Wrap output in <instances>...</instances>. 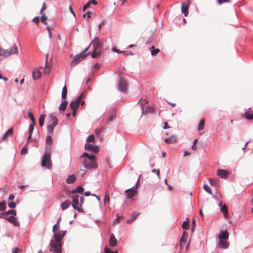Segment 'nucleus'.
<instances>
[{
  "mask_svg": "<svg viewBox=\"0 0 253 253\" xmlns=\"http://www.w3.org/2000/svg\"><path fill=\"white\" fill-rule=\"evenodd\" d=\"M97 49H94V51L91 54V56L92 58H95L96 57L98 53H97Z\"/></svg>",
  "mask_w": 253,
  "mask_h": 253,
  "instance_id": "6e6d98bb",
  "label": "nucleus"
},
{
  "mask_svg": "<svg viewBox=\"0 0 253 253\" xmlns=\"http://www.w3.org/2000/svg\"><path fill=\"white\" fill-rule=\"evenodd\" d=\"M190 4V1L188 2V5H185L183 2L181 3V11L185 16H187L188 14V7Z\"/></svg>",
  "mask_w": 253,
  "mask_h": 253,
  "instance_id": "4468645a",
  "label": "nucleus"
},
{
  "mask_svg": "<svg viewBox=\"0 0 253 253\" xmlns=\"http://www.w3.org/2000/svg\"><path fill=\"white\" fill-rule=\"evenodd\" d=\"M84 93H82L81 95L76 99V100L71 102L70 107L72 109H78L79 104L81 103V105L83 106L84 104V101H82V99L84 97Z\"/></svg>",
  "mask_w": 253,
  "mask_h": 253,
  "instance_id": "39448f33",
  "label": "nucleus"
},
{
  "mask_svg": "<svg viewBox=\"0 0 253 253\" xmlns=\"http://www.w3.org/2000/svg\"><path fill=\"white\" fill-rule=\"evenodd\" d=\"M53 233L54 240H52L50 242V251L52 252L53 253H61V244L60 242L65 236L66 231L60 230L56 232L55 231Z\"/></svg>",
  "mask_w": 253,
  "mask_h": 253,
  "instance_id": "f257e3e1",
  "label": "nucleus"
},
{
  "mask_svg": "<svg viewBox=\"0 0 253 253\" xmlns=\"http://www.w3.org/2000/svg\"><path fill=\"white\" fill-rule=\"evenodd\" d=\"M140 214V212H133L132 214V216H131V219H132V220H133L134 221L136 217Z\"/></svg>",
  "mask_w": 253,
  "mask_h": 253,
  "instance_id": "37998d69",
  "label": "nucleus"
},
{
  "mask_svg": "<svg viewBox=\"0 0 253 253\" xmlns=\"http://www.w3.org/2000/svg\"><path fill=\"white\" fill-rule=\"evenodd\" d=\"M19 249L17 248H15L12 251V253H18Z\"/></svg>",
  "mask_w": 253,
  "mask_h": 253,
  "instance_id": "774afa93",
  "label": "nucleus"
},
{
  "mask_svg": "<svg viewBox=\"0 0 253 253\" xmlns=\"http://www.w3.org/2000/svg\"><path fill=\"white\" fill-rule=\"evenodd\" d=\"M229 246V244L227 242L223 240H220L219 242L218 247L220 248L226 249Z\"/></svg>",
  "mask_w": 253,
  "mask_h": 253,
  "instance_id": "aec40b11",
  "label": "nucleus"
},
{
  "mask_svg": "<svg viewBox=\"0 0 253 253\" xmlns=\"http://www.w3.org/2000/svg\"><path fill=\"white\" fill-rule=\"evenodd\" d=\"M71 203L68 200L65 201L64 202L62 203L61 205V208L63 211L65 210L70 206Z\"/></svg>",
  "mask_w": 253,
  "mask_h": 253,
  "instance_id": "b1692460",
  "label": "nucleus"
},
{
  "mask_svg": "<svg viewBox=\"0 0 253 253\" xmlns=\"http://www.w3.org/2000/svg\"><path fill=\"white\" fill-rule=\"evenodd\" d=\"M112 50L114 52H116L118 53H126L125 51H121L115 47L113 48Z\"/></svg>",
  "mask_w": 253,
  "mask_h": 253,
  "instance_id": "4d7b16f0",
  "label": "nucleus"
},
{
  "mask_svg": "<svg viewBox=\"0 0 253 253\" xmlns=\"http://www.w3.org/2000/svg\"><path fill=\"white\" fill-rule=\"evenodd\" d=\"M67 87L66 85H65L62 88V98L63 99H65L67 97Z\"/></svg>",
  "mask_w": 253,
  "mask_h": 253,
  "instance_id": "c85d7f7f",
  "label": "nucleus"
},
{
  "mask_svg": "<svg viewBox=\"0 0 253 253\" xmlns=\"http://www.w3.org/2000/svg\"><path fill=\"white\" fill-rule=\"evenodd\" d=\"M47 19V17L45 15V14H43L41 18V21L42 23L44 24L45 25H47V23L46 22V20Z\"/></svg>",
  "mask_w": 253,
  "mask_h": 253,
  "instance_id": "4c0bfd02",
  "label": "nucleus"
},
{
  "mask_svg": "<svg viewBox=\"0 0 253 253\" xmlns=\"http://www.w3.org/2000/svg\"><path fill=\"white\" fill-rule=\"evenodd\" d=\"M243 117L248 120H253V110H252L250 108L249 111L246 112L243 115Z\"/></svg>",
  "mask_w": 253,
  "mask_h": 253,
  "instance_id": "f8f14e48",
  "label": "nucleus"
},
{
  "mask_svg": "<svg viewBox=\"0 0 253 253\" xmlns=\"http://www.w3.org/2000/svg\"><path fill=\"white\" fill-rule=\"evenodd\" d=\"M6 208V205L5 202L0 203V211H4Z\"/></svg>",
  "mask_w": 253,
  "mask_h": 253,
  "instance_id": "49530a36",
  "label": "nucleus"
},
{
  "mask_svg": "<svg viewBox=\"0 0 253 253\" xmlns=\"http://www.w3.org/2000/svg\"><path fill=\"white\" fill-rule=\"evenodd\" d=\"M13 132V129L12 128H9L3 135L2 140H6L8 136L12 135Z\"/></svg>",
  "mask_w": 253,
  "mask_h": 253,
  "instance_id": "5701e85b",
  "label": "nucleus"
},
{
  "mask_svg": "<svg viewBox=\"0 0 253 253\" xmlns=\"http://www.w3.org/2000/svg\"><path fill=\"white\" fill-rule=\"evenodd\" d=\"M18 49L16 44L13 45L10 49H5L0 47V56L8 57L13 54L18 53Z\"/></svg>",
  "mask_w": 253,
  "mask_h": 253,
  "instance_id": "7ed1b4c3",
  "label": "nucleus"
},
{
  "mask_svg": "<svg viewBox=\"0 0 253 253\" xmlns=\"http://www.w3.org/2000/svg\"><path fill=\"white\" fill-rule=\"evenodd\" d=\"M70 196L72 197V207L79 212H83V210L82 209V205L79 204V196L78 195H73L70 194Z\"/></svg>",
  "mask_w": 253,
  "mask_h": 253,
  "instance_id": "423d86ee",
  "label": "nucleus"
},
{
  "mask_svg": "<svg viewBox=\"0 0 253 253\" xmlns=\"http://www.w3.org/2000/svg\"><path fill=\"white\" fill-rule=\"evenodd\" d=\"M189 219H187V221H185L184 222H183V223L182 224V228L184 229L188 230L189 229Z\"/></svg>",
  "mask_w": 253,
  "mask_h": 253,
  "instance_id": "f704fd0d",
  "label": "nucleus"
},
{
  "mask_svg": "<svg viewBox=\"0 0 253 253\" xmlns=\"http://www.w3.org/2000/svg\"><path fill=\"white\" fill-rule=\"evenodd\" d=\"M84 188L81 186H79L77 187V189L76 190H74L73 191L71 194H73V195H77L76 193H82L84 191Z\"/></svg>",
  "mask_w": 253,
  "mask_h": 253,
  "instance_id": "393cba45",
  "label": "nucleus"
},
{
  "mask_svg": "<svg viewBox=\"0 0 253 253\" xmlns=\"http://www.w3.org/2000/svg\"><path fill=\"white\" fill-rule=\"evenodd\" d=\"M41 72L37 69H35L32 72V77L34 80H38L41 78Z\"/></svg>",
  "mask_w": 253,
  "mask_h": 253,
  "instance_id": "dca6fc26",
  "label": "nucleus"
},
{
  "mask_svg": "<svg viewBox=\"0 0 253 253\" xmlns=\"http://www.w3.org/2000/svg\"><path fill=\"white\" fill-rule=\"evenodd\" d=\"M51 135L49 134L48 135L46 138L45 142H46V147L45 148L49 147L51 149V146L52 144V138L51 137Z\"/></svg>",
  "mask_w": 253,
  "mask_h": 253,
  "instance_id": "a211bd4d",
  "label": "nucleus"
},
{
  "mask_svg": "<svg viewBox=\"0 0 253 253\" xmlns=\"http://www.w3.org/2000/svg\"><path fill=\"white\" fill-rule=\"evenodd\" d=\"M221 211L224 214V216H226L228 213V209L226 206L224 205L221 207L220 208Z\"/></svg>",
  "mask_w": 253,
  "mask_h": 253,
  "instance_id": "72a5a7b5",
  "label": "nucleus"
},
{
  "mask_svg": "<svg viewBox=\"0 0 253 253\" xmlns=\"http://www.w3.org/2000/svg\"><path fill=\"white\" fill-rule=\"evenodd\" d=\"M150 50H151V54L153 56L158 53L160 51V49L158 48H155L154 46H152L150 48Z\"/></svg>",
  "mask_w": 253,
  "mask_h": 253,
  "instance_id": "c756f323",
  "label": "nucleus"
},
{
  "mask_svg": "<svg viewBox=\"0 0 253 253\" xmlns=\"http://www.w3.org/2000/svg\"><path fill=\"white\" fill-rule=\"evenodd\" d=\"M90 6V4H89V2H87V3H86L84 6H83V11H85L87 8H88Z\"/></svg>",
  "mask_w": 253,
  "mask_h": 253,
  "instance_id": "bf43d9fd",
  "label": "nucleus"
},
{
  "mask_svg": "<svg viewBox=\"0 0 253 253\" xmlns=\"http://www.w3.org/2000/svg\"><path fill=\"white\" fill-rule=\"evenodd\" d=\"M28 152V150L27 149V148L24 147L22 148V149L21 150V154H27Z\"/></svg>",
  "mask_w": 253,
  "mask_h": 253,
  "instance_id": "052dcab7",
  "label": "nucleus"
},
{
  "mask_svg": "<svg viewBox=\"0 0 253 253\" xmlns=\"http://www.w3.org/2000/svg\"><path fill=\"white\" fill-rule=\"evenodd\" d=\"M83 165L86 169H96L95 157H91L90 159H86L83 162Z\"/></svg>",
  "mask_w": 253,
  "mask_h": 253,
  "instance_id": "0eeeda50",
  "label": "nucleus"
},
{
  "mask_svg": "<svg viewBox=\"0 0 253 253\" xmlns=\"http://www.w3.org/2000/svg\"><path fill=\"white\" fill-rule=\"evenodd\" d=\"M94 49H98L101 47V42L98 38H95V39L92 42Z\"/></svg>",
  "mask_w": 253,
  "mask_h": 253,
  "instance_id": "f3484780",
  "label": "nucleus"
},
{
  "mask_svg": "<svg viewBox=\"0 0 253 253\" xmlns=\"http://www.w3.org/2000/svg\"><path fill=\"white\" fill-rule=\"evenodd\" d=\"M91 12L90 11H87L85 14L83 15L84 17H85L86 16L87 18H90L91 17Z\"/></svg>",
  "mask_w": 253,
  "mask_h": 253,
  "instance_id": "603ef678",
  "label": "nucleus"
},
{
  "mask_svg": "<svg viewBox=\"0 0 253 253\" xmlns=\"http://www.w3.org/2000/svg\"><path fill=\"white\" fill-rule=\"evenodd\" d=\"M95 133L96 135H99L101 132V129L100 128H97L95 131Z\"/></svg>",
  "mask_w": 253,
  "mask_h": 253,
  "instance_id": "e2e57ef3",
  "label": "nucleus"
},
{
  "mask_svg": "<svg viewBox=\"0 0 253 253\" xmlns=\"http://www.w3.org/2000/svg\"><path fill=\"white\" fill-rule=\"evenodd\" d=\"M165 141L168 144L173 143L176 141V137L175 136H171L169 138L165 139Z\"/></svg>",
  "mask_w": 253,
  "mask_h": 253,
  "instance_id": "4be33fe9",
  "label": "nucleus"
},
{
  "mask_svg": "<svg viewBox=\"0 0 253 253\" xmlns=\"http://www.w3.org/2000/svg\"><path fill=\"white\" fill-rule=\"evenodd\" d=\"M186 241V237L182 236L180 240V243H179V246H180V248L181 250L182 249L183 245L185 244Z\"/></svg>",
  "mask_w": 253,
  "mask_h": 253,
  "instance_id": "2f4dec72",
  "label": "nucleus"
},
{
  "mask_svg": "<svg viewBox=\"0 0 253 253\" xmlns=\"http://www.w3.org/2000/svg\"><path fill=\"white\" fill-rule=\"evenodd\" d=\"M105 253H118L117 251L115 252H112L111 251L108 247H106L104 249Z\"/></svg>",
  "mask_w": 253,
  "mask_h": 253,
  "instance_id": "3c124183",
  "label": "nucleus"
},
{
  "mask_svg": "<svg viewBox=\"0 0 253 253\" xmlns=\"http://www.w3.org/2000/svg\"><path fill=\"white\" fill-rule=\"evenodd\" d=\"M209 182L212 186H217V180L216 179L209 178Z\"/></svg>",
  "mask_w": 253,
  "mask_h": 253,
  "instance_id": "e433bc0d",
  "label": "nucleus"
},
{
  "mask_svg": "<svg viewBox=\"0 0 253 253\" xmlns=\"http://www.w3.org/2000/svg\"><path fill=\"white\" fill-rule=\"evenodd\" d=\"M125 193L126 195V198L131 199L134 196L135 189L133 188L127 189L126 190Z\"/></svg>",
  "mask_w": 253,
  "mask_h": 253,
  "instance_id": "ddd939ff",
  "label": "nucleus"
},
{
  "mask_svg": "<svg viewBox=\"0 0 253 253\" xmlns=\"http://www.w3.org/2000/svg\"><path fill=\"white\" fill-rule=\"evenodd\" d=\"M60 228V224L58 223H56L55 225H53L52 228V231L53 232H55V231H58L59 229Z\"/></svg>",
  "mask_w": 253,
  "mask_h": 253,
  "instance_id": "a19ab883",
  "label": "nucleus"
},
{
  "mask_svg": "<svg viewBox=\"0 0 253 253\" xmlns=\"http://www.w3.org/2000/svg\"><path fill=\"white\" fill-rule=\"evenodd\" d=\"M89 2L90 5L92 3L94 5H96L97 4V2L95 0H91L88 1Z\"/></svg>",
  "mask_w": 253,
  "mask_h": 253,
  "instance_id": "338daca9",
  "label": "nucleus"
},
{
  "mask_svg": "<svg viewBox=\"0 0 253 253\" xmlns=\"http://www.w3.org/2000/svg\"><path fill=\"white\" fill-rule=\"evenodd\" d=\"M47 59L46 60V65L44 69L43 74H48L50 72L49 69L47 67Z\"/></svg>",
  "mask_w": 253,
  "mask_h": 253,
  "instance_id": "79ce46f5",
  "label": "nucleus"
},
{
  "mask_svg": "<svg viewBox=\"0 0 253 253\" xmlns=\"http://www.w3.org/2000/svg\"><path fill=\"white\" fill-rule=\"evenodd\" d=\"M28 116L29 117V118L31 119L32 122V123H33L34 124H36V121H35V119L34 117V116H33V114L32 113V112L31 111H29V113H28Z\"/></svg>",
  "mask_w": 253,
  "mask_h": 253,
  "instance_id": "ea45409f",
  "label": "nucleus"
},
{
  "mask_svg": "<svg viewBox=\"0 0 253 253\" xmlns=\"http://www.w3.org/2000/svg\"><path fill=\"white\" fill-rule=\"evenodd\" d=\"M104 201L105 203H106L107 202H109L110 201L109 197L106 195Z\"/></svg>",
  "mask_w": 253,
  "mask_h": 253,
  "instance_id": "0e129e2a",
  "label": "nucleus"
},
{
  "mask_svg": "<svg viewBox=\"0 0 253 253\" xmlns=\"http://www.w3.org/2000/svg\"><path fill=\"white\" fill-rule=\"evenodd\" d=\"M84 148L87 151L91 150L95 153H97L99 150L98 147L89 143H86L85 144Z\"/></svg>",
  "mask_w": 253,
  "mask_h": 253,
  "instance_id": "9d476101",
  "label": "nucleus"
},
{
  "mask_svg": "<svg viewBox=\"0 0 253 253\" xmlns=\"http://www.w3.org/2000/svg\"><path fill=\"white\" fill-rule=\"evenodd\" d=\"M230 0H217V3L219 4H221L223 2H229Z\"/></svg>",
  "mask_w": 253,
  "mask_h": 253,
  "instance_id": "13d9d810",
  "label": "nucleus"
},
{
  "mask_svg": "<svg viewBox=\"0 0 253 253\" xmlns=\"http://www.w3.org/2000/svg\"><path fill=\"white\" fill-rule=\"evenodd\" d=\"M229 234L227 231H222L219 235V239L220 240H226L228 238Z\"/></svg>",
  "mask_w": 253,
  "mask_h": 253,
  "instance_id": "6ab92c4d",
  "label": "nucleus"
},
{
  "mask_svg": "<svg viewBox=\"0 0 253 253\" xmlns=\"http://www.w3.org/2000/svg\"><path fill=\"white\" fill-rule=\"evenodd\" d=\"M51 151V149L49 147L46 148L42 160V167L48 169H51L52 167V162L50 158Z\"/></svg>",
  "mask_w": 253,
  "mask_h": 253,
  "instance_id": "f03ea898",
  "label": "nucleus"
},
{
  "mask_svg": "<svg viewBox=\"0 0 253 253\" xmlns=\"http://www.w3.org/2000/svg\"><path fill=\"white\" fill-rule=\"evenodd\" d=\"M227 174V171L223 169H218L217 175L222 178H226Z\"/></svg>",
  "mask_w": 253,
  "mask_h": 253,
  "instance_id": "412c9836",
  "label": "nucleus"
},
{
  "mask_svg": "<svg viewBox=\"0 0 253 253\" xmlns=\"http://www.w3.org/2000/svg\"><path fill=\"white\" fill-rule=\"evenodd\" d=\"M14 216L15 215L8 216L5 217V218L9 222L12 223L14 226H17L19 225V223L17 218Z\"/></svg>",
  "mask_w": 253,
  "mask_h": 253,
  "instance_id": "9b49d317",
  "label": "nucleus"
},
{
  "mask_svg": "<svg viewBox=\"0 0 253 253\" xmlns=\"http://www.w3.org/2000/svg\"><path fill=\"white\" fill-rule=\"evenodd\" d=\"M76 180V177L74 175H71L68 176L66 180V182L68 183H73Z\"/></svg>",
  "mask_w": 253,
  "mask_h": 253,
  "instance_id": "cd10ccee",
  "label": "nucleus"
},
{
  "mask_svg": "<svg viewBox=\"0 0 253 253\" xmlns=\"http://www.w3.org/2000/svg\"><path fill=\"white\" fill-rule=\"evenodd\" d=\"M127 86L126 81L125 80L121 79L118 85L119 89L122 92H126L127 90Z\"/></svg>",
  "mask_w": 253,
  "mask_h": 253,
  "instance_id": "1a4fd4ad",
  "label": "nucleus"
},
{
  "mask_svg": "<svg viewBox=\"0 0 253 253\" xmlns=\"http://www.w3.org/2000/svg\"><path fill=\"white\" fill-rule=\"evenodd\" d=\"M8 207L10 208H14L16 206V204L15 203L13 202H10L9 201L8 202Z\"/></svg>",
  "mask_w": 253,
  "mask_h": 253,
  "instance_id": "864d4df0",
  "label": "nucleus"
},
{
  "mask_svg": "<svg viewBox=\"0 0 253 253\" xmlns=\"http://www.w3.org/2000/svg\"><path fill=\"white\" fill-rule=\"evenodd\" d=\"M32 22H35L37 25H38L40 22V18L39 17H35L32 20Z\"/></svg>",
  "mask_w": 253,
  "mask_h": 253,
  "instance_id": "8fccbe9b",
  "label": "nucleus"
},
{
  "mask_svg": "<svg viewBox=\"0 0 253 253\" xmlns=\"http://www.w3.org/2000/svg\"><path fill=\"white\" fill-rule=\"evenodd\" d=\"M14 199V196L13 194H10L8 198L9 201H12Z\"/></svg>",
  "mask_w": 253,
  "mask_h": 253,
  "instance_id": "69168bd1",
  "label": "nucleus"
},
{
  "mask_svg": "<svg viewBox=\"0 0 253 253\" xmlns=\"http://www.w3.org/2000/svg\"><path fill=\"white\" fill-rule=\"evenodd\" d=\"M45 117V114H42L40 115L39 118L40 126H42L43 125Z\"/></svg>",
  "mask_w": 253,
  "mask_h": 253,
  "instance_id": "bb28decb",
  "label": "nucleus"
},
{
  "mask_svg": "<svg viewBox=\"0 0 253 253\" xmlns=\"http://www.w3.org/2000/svg\"><path fill=\"white\" fill-rule=\"evenodd\" d=\"M87 54H84V53H81L77 55L74 59L71 62V66H75L79 63L81 61L83 60L86 56Z\"/></svg>",
  "mask_w": 253,
  "mask_h": 253,
  "instance_id": "6e6552de",
  "label": "nucleus"
},
{
  "mask_svg": "<svg viewBox=\"0 0 253 253\" xmlns=\"http://www.w3.org/2000/svg\"><path fill=\"white\" fill-rule=\"evenodd\" d=\"M35 125V124H34L33 123H32V124H31L30 125V126H29V133H30L31 135L32 134V133H33V130H34V126Z\"/></svg>",
  "mask_w": 253,
  "mask_h": 253,
  "instance_id": "de8ad7c7",
  "label": "nucleus"
},
{
  "mask_svg": "<svg viewBox=\"0 0 253 253\" xmlns=\"http://www.w3.org/2000/svg\"><path fill=\"white\" fill-rule=\"evenodd\" d=\"M50 120L49 122V124L47 126V131L48 133L50 135L53 134V129L55 126L58 124V119L56 117L52 114L49 116Z\"/></svg>",
  "mask_w": 253,
  "mask_h": 253,
  "instance_id": "20e7f679",
  "label": "nucleus"
},
{
  "mask_svg": "<svg viewBox=\"0 0 253 253\" xmlns=\"http://www.w3.org/2000/svg\"><path fill=\"white\" fill-rule=\"evenodd\" d=\"M115 117H116L115 114L114 113H112L108 116V118L107 119V122H111V121L114 120L115 119Z\"/></svg>",
  "mask_w": 253,
  "mask_h": 253,
  "instance_id": "c9c22d12",
  "label": "nucleus"
},
{
  "mask_svg": "<svg viewBox=\"0 0 253 253\" xmlns=\"http://www.w3.org/2000/svg\"><path fill=\"white\" fill-rule=\"evenodd\" d=\"M94 135L92 134V135H90V136H89L88 137V138L86 139V141L87 142H93L94 141Z\"/></svg>",
  "mask_w": 253,
  "mask_h": 253,
  "instance_id": "c03bdc74",
  "label": "nucleus"
},
{
  "mask_svg": "<svg viewBox=\"0 0 253 253\" xmlns=\"http://www.w3.org/2000/svg\"><path fill=\"white\" fill-rule=\"evenodd\" d=\"M152 172L155 173L159 179H160V171L159 169H153L152 170Z\"/></svg>",
  "mask_w": 253,
  "mask_h": 253,
  "instance_id": "a18cd8bd",
  "label": "nucleus"
},
{
  "mask_svg": "<svg viewBox=\"0 0 253 253\" xmlns=\"http://www.w3.org/2000/svg\"><path fill=\"white\" fill-rule=\"evenodd\" d=\"M204 189L208 193H209L210 194L212 195V191L211 190V189L210 188V187L208 185H207L206 184H205L204 185Z\"/></svg>",
  "mask_w": 253,
  "mask_h": 253,
  "instance_id": "58836bf2",
  "label": "nucleus"
},
{
  "mask_svg": "<svg viewBox=\"0 0 253 253\" xmlns=\"http://www.w3.org/2000/svg\"><path fill=\"white\" fill-rule=\"evenodd\" d=\"M205 124V120L204 118L202 119L199 124L198 130L199 131L201 130L204 129V126Z\"/></svg>",
  "mask_w": 253,
  "mask_h": 253,
  "instance_id": "a878e982",
  "label": "nucleus"
},
{
  "mask_svg": "<svg viewBox=\"0 0 253 253\" xmlns=\"http://www.w3.org/2000/svg\"><path fill=\"white\" fill-rule=\"evenodd\" d=\"M45 9H46V4H45V2H44V3L42 4V8H41V10H40V14H42V13H43V11H44V10H45Z\"/></svg>",
  "mask_w": 253,
  "mask_h": 253,
  "instance_id": "5fc2aeb1",
  "label": "nucleus"
},
{
  "mask_svg": "<svg viewBox=\"0 0 253 253\" xmlns=\"http://www.w3.org/2000/svg\"><path fill=\"white\" fill-rule=\"evenodd\" d=\"M67 104H68V101H64L59 106V110H62V111H64L66 107H67Z\"/></svg>",
  "mask_w": 253,
  "mask_h": 253,
  "instance_id": "473e14b6",
  "label": "nucleus"
},
{
  "mask_svg": "<svg viewBox=\"0 0 253 253\" xmlns=\"http://www.w3.org/2000/svg\"><path fill=\"white\" fill-rule=\"evenodd\" d=\"M86 157L87 158V159H90V158H91V157H94V156L89 155L87 153L85 152L84 153L83 156H81V157Z\"/></svg>",
  "mask_w": 253,
  "mask_h": 253,
  "instance_id": "09e8293b",
  "label": "nucleus"
},
{
  "mask_svg": "<svg viewBox=\"0 0 253 253\" xmlns=\"http://www.w3.org/2000/svg\"><path fill=\"white\" fill-rule=\"evenodd\" d=\"M16 212L14 210H11L8 211H6V212L3 213V214L6 216H8L9 215V214H11L12 215H16Z\"/></svg>",
  "mask_w": 253,
  "mask_h": 253,
  "instance_id": "7c9ffc66",
  "label": "nucleus"
},
{
  "mask_svg": "<svg viewBox=\"0 0 253 253\" xmlns=\"http://www.w3.org/2000/svg\"><path fill=\"white\" fill-rule=\"evenodd\" d=\"M124 54L126 56L133 55V52L131 51H126V53H124Z\"/></svg>",
  "mask_w": 253,
  "mask_h": 253,
  "instance_id": "680f3d73",
  "label": "nucleus"
},
{
  "mask_svg": "<svg viewBox=\"0 0 253 253\" xmlns=\"http://www.w3.org/2000/svg\"><path fill=\"white\" fill-rule=\"evenodd\" d=\"M109 243L110 246L111 247H116L117 246V240L113 234H111Z\"/></svg>",
  "mask_w": 253,
  "mask_h": 253,
  "instance_id": "2eb2a0df",
  "label": "nucleus"
}]
</instances>
